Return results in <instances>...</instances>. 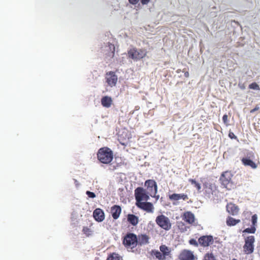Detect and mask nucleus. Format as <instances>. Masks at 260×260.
<instances>
[{
  "mask_svg": "<svg viewBox=\"0 0 260 260\" xmlns=\"http://www.w3.org/2000/svg\"><path fill=\"white\" fill-rule=\"evenodd\" d=\"M147 51L145 49H137L136 47L130 48L127 51V56L134 60H139L147 56Z\"/></svg>",
  "mask_w": 260,
  "mask_h": 260,
  "instance_id": "f03ea898",
  "label": "nucleus"
},
{
  "mask_svg": "<svg viewBox=\"0 0 260 260\" xmlns=\"http://www.w3.org/2000/svg\"><path fill=\"white\" fill-rule=\"evenodd\" d=\"M86 194L88 196L89 198H94L95 197V194L94 192H91L90 191H87L86 192Z\"/></svg>",
  "mask_w": 260,
  "mask_h": 260,
  "instance_id": "f704fd0d",
  "label": "nucleus"
},
{
  "mask_svg": "<svg viewBox=\"0 0 260 260\" xmlns=\"http://www.w3.org/2000/svg\"><path fill=\"white\" fill-rule=\"evenodd\" d=\"M123 244L127 248L133 249L138 245V238L134 233H127L124 237Z\"/></svg>",
  "mask_w": 260,
  "mask_h": 260,
  "instance_id": "7ed1b4c3",
  "label": "nucleus"
},
{
  "mask_svg": "<svg viewBox=\"0 0 260 260\" xmlns=\"http://www.w3.org/2000/svg\"><path fill=\"white\" fill-rule=\"evenodd\" d=\"M82 232L87 237L91 236L92 233L91 230L87 226H84Z\"/></svg>",
  "mask_w": 260,
  "mask_h": 260,
  "instance_id": "bb28decb",
  "label": "nucleus"
},
{
  "mask_svg": "<svg viewBox=\"0 0 260 260\" xmlns=\"http://www.w3.org/2000/svg\"><path fill=\"white\" fill-rule=\"evenodd\" d=\"M254 241L255 239L253 236H250L245 238L243 246V251L245 254H250L253 252Z\"/></svg>",
  "mask_w": 260,
  "mask_h": 260,
  "instance_id": "423d86ee",
  "label": "nucleus"
},
{
  "mask_svg": "<svg viewBox=\"0 0 260 260\" xmlns=\"http://www.w3.org/2000/svg\"><path fill=\"white\" fill-rule=\"evenodd\" d=\"M127 221L133 225H136L139 222L138 217L134 215L129 214L127 215Z\"/></svg>",
  "mask_w": 260,
  "mask_h": 260,
  "instance_id": "412c9836",
  "label": "nucleus"
},
{
  "mask_svg": "<svg viewBox=\"0 0 260 260\" xmlns=\"http://www.w3.org/2000/svg\"><path fill=\"white\" fill-rule=\"evenodd\" d=\"M160 252L164 254L165 257L170 254V251L169 248L165 245H161L159 247Z\"/></svg>",
  "mask_w": 260,
  "mask_h": 260,
  "instance_id": "b1692460",
  "label": "nucleus"
},
{
  "mask_svg": "<svg viewBox=\"0 0 260 260\" xmlns=\"http://www.w3.org/2000/svg\"><path fill=\"white\" fill-rule=\"evenodd\" d=\"M177 73H179V72H180V71L178 70V71H177Z\"/></svg>",
  "mask_w": 260,
  "mask_h": 260,
  "instance_id": "79ce46f5",
  "label": "nucleus"
},
{
  "mask_svg": "<svg viewBox=\"0 0 260 260\" xmlns=\"http://www.w3.org/2000/svg\"><path fill=\"white\" fill-rule=\"evenodd\" d=\"M179 258L180 260H194V256L191 251L184 250L180 254Z\"/></svg>",
  "mask_w": 260,
  "mask_h": 260,
  "instance_id": "ddd939ff",
  "label": "nucleus"
},
{
  "mask_svg": "<svg viewBox=\"0 0 260 260\" xmlns=\"http://www.w3.org/2000/svg\"><path fill=\"white\" fill-rule=\"evenodd\" d=\"M136 206L140 209L146 211L148 213H152L154 207L153 204L147 201L136 203Z\"/></svg>",
  "mask_w": 260,
  "mask_h": 260,
  "instance_id": "f8f14e48",
  "label": "nucleus"
},
{
  "mask_svg": "<svg viewBox=\"0 0 260 260\" xmlns=\"http://www.w3.org/2000/svg\"><path fill=\"white\" fill-rule=\"evenodd\" d=\"M189 242L191 245H193L195 246H198V242L195 239H191L189 240Z\"/></svg>",
  "mask_w": 260,
  "mask_h": 260,
  "instance_id": "c9c22d12",
  "label": "nucleus"
},
{
  "mask_svg": "<svg viewBox=\"0 0 260 260\" xmlns=\"http://www.w3.org/2000/svg\"><path fill=\"white\" fill-rule=\"evenodd\" d=\"M226 211L228 213L232 215H236L239 212V208L235 204L230 203L226 205Z\"/></svg>",
  "mask_w": 260,
  "mask_h": 260,
  "instance_id": "2eb2a0df",
  "label": "nucleus"
},
{
  "mask_svg": "<svg viewBox=\"0 0 260 260\" xmlns=\"http://www.w3.org/2000/svg\"><path fill=\"white\" fill-rule=\"evenodd\" d=\"M233 175L231 171H226L223 172L220 176V180L221 184L226 188L232 182Z\"/></svg>",
  "mask_w": 260,
  "mask_h": 260,
  "instance_id": "1a4fd4ad",
  "label": "nucleus"
},
{
  "mask_svg": "<svg viewBox=\"0 0 260 260\" xmlns=\"http://www.w3.org/2000/svg\"><path fill=\"white\" fill-rule=\"evenodd\" d=\"M204 260H216V259L212 253H208L205 254Z\"/></svg>",
  "mask_w": 260,
  "mask_h": 260,
  "instance_id": "c756f323",
  "label": "nucleus"
},
{
  "mask_svg": "<svg viewBox=\"0 0 260 260\" xmlns=\"http://www.w3.org/2000/svg\"><path fill=\"white\" fill-rule=\"evenodd\" d=\"M249 88L250 89H254L259 90L260 88L259 85L256 82H253L251 84H249Z\"/></svg>",
  "mask_w": 260,
  "mask_h": 260,
  "instance_id": "7c9ffc66",
  "label": "nucleus"
},
{
  "mask_svg": "<svg viewBox=\"0 0 260 260\" xmlns=\"http://www.w3.org/2000/svg\"><path fill=\"white\" fill-rule=\"evenodd\" d=\"M106 81L109 86L113 87L116 85L118 78L115 73L110 71L106 74Z\"/></svg>",
  "mask_w": 260,
  "mask_h": 260,
  "instance_id": "9d476101",
  "label": "nucleus"
},
{
  "mask_svg": "<svg viewBox=\"0 0 260 260\" xmlns=\"http://www.w3.org/2000/svg\"><path fill=\"white\" fill-rule=\"evenodd\" d=\"M151 0H141L142 5H147Z\"/></svg>",
  "mask_w": 260,
  "mask_h": 260,
  "instance_id": "ea45409f",
  "label": "nucleus"
},
{
  "mask_svg": "<svg viewBox=\"0 0 260 260\" xmlns=\"http://www.w3.org/2000/svg\"><path fill=\"white\" fill-rule=\"evenodd\" d=\"M93 216L94 219L98 222H102L105 219V214L103 210L96 208L93 212Z\"/></svg>",
  "mask_w": 260,
  "mask_h": 260,
  "instance_id": "4468645a",
  "label": "nucleus"
},
{
  "mask_svg": "<svg viewBox=\"0 0 260 260\" xmlns=\"http://www.w3.org/2000/svg\"><path fill=\"white\" fill-rule=\"evenodd\" d=\"M229 137L232 139H237V136L234 134V133L230 132L229 134Z\"/></svg>",
  "mask_w": 260,
  "mask_h": 260,
  "instance_id": "e433bc0d",
  "label": "nucleus"
},
{
  "mask_svg": "<svg viewBox=\"0 0 260 260\" xmlns=\"http://www.w3.org/2000/svg\"><path fill=\"white\" fill-rule=\"evenodd\" d=\"M101 104L103 107L109 108L112 104V98L108 96H103L101 99Z\"/></svg>",
  "mask_w": 260,
  "mask_h": 260,
  "instance_id": "aec40b11",
  "label": "nucleus"
},
{
  "mask_svg": "<svg viewBox=\"0 0 260 260\" xmlns=\"http://www.w3.org/2000/svg\"><path fill=\"white\" fill-rule=\"evenodd\" d=\"M254 157V153L252 152H249L247 154L246 157H243L241 159V161H242V164L245 166H248L253 169H255L257 168V166L252 160V159Z\"/></svg>",
  "mask_w": 260,
  "mask_h": 260,
  "instance_id": "6e6552de",
  "label": "nucleus"
},
{
  "mask_svg": "<svg viewBox=\"0 0 260 260\" xmlns=\"http://www.w3.org/2000/svg\"><path fill=\"white\" fill-rule=\"evenodd\" d=\"M199 244L203 247L209 246L214 242V239L212 236H203L198 239Z\"/></svg>",
  "mask_w": 260,
  "mask_h": 260,
  "instance_id": "9b49d317",
  "label": "nucleus"
},
{
  "mask_svg": "<svg viewBox=\"0 0 260 260\" xmlns=\"http://www.w3.org/2000/svg\"><path fill=\"white\" fill-rule=\"evenodd\" d=\"M108 47L110 52L108 53V55L111 58H113L115 55V47L114 44L109 43Z\"/></svg>",
  "mask_w": 260,
  "mask_h": 260,
  "instance_id": "5701e85b",
  "label": "nucleus"
},
{
  "mask_svg": "<svg viewBox=\"0 0 260 260\" xmlns=\"http://www.w3.org/2000/svg\"><path fill=\"white\" fill-rule=\"evenodd\" d=\"M188 181L191 184L194 185V187L199 191H200L201 186L199 182H197L194 179H189Z\"/></svg>",
  "mask_w": 260,
  "mask_h": 260,
  "instance_id": "a878e982",
  "label": "nucleus"
},
{
  "mask_svg": "<svg viewBox=\"0 0 260 260\" xmlns=\"http://www.w3.org/2000/svg\"><path fill=\"white\" fill-rule=\"evenodd\" d=\"M128 1L132 5H136L138 3L139 0H128Z\"/></svg>",
  "mask_w": 260,
  "mask_h": 260,
  "instance_id": "58836bf2",
  "label": "nucleus"
},
{
  "mask_svg": "<svg viewBox=\"0 0 260 260\" xmlns=\"http://www.w3.org/2000/svg\"><path fill=\"white\" fill-rule=\"evenodd\" d=\"M257 220V216L256 214H254L251 217V222H252V226H254L255 227L256 225Z\"/></svg>",
  "mask_w": 260,
  "mask_h": 260,
  "instance_id": "473e14b6",
  "label": "nucleus"
},
{
  "mask_svg": "<svg viewBox=\"0 0 260 260\" xmlns=\"http://www.w3.org/2000/svg\"><path fill=\"white\" fill-rule=\"evenodd\" d=\"M222 120L224 124L226 126L229 125V120H228V116L226 114H224L222 117Z\"/></svg>",
  "mask_w": 260,
  "mask_h": 260,
  "instance_id": "72a5a7b5",
  "label": "nucleus"
},
{
  "mask_svg": "<svg viewBox=\"0 0 260 260\" xmlns=\"http://www.w3.org/2000/svg\"><path fill=\"white\" fill-rule=\"evenodd\" d=\"M137 238L138 245L142 246L149 243V237L145 234L139 235Z\"/></svg>",
  "mask_w": 260,
  "mask_h": 260,
  "instance_id": "6ab92c4d",
  "label": "nucleus"
},
{
  "mask_svg": "<svg viewBox=\"0 0 260 260\" xmlns=\"http://www.w3.org/2000/svg\"><path fill=\"white\" fill-rule=\"evenodd\" d=\"M145 186L146 187V191L152 197H155L157 192L156 182L154 180H147L145 182Z\"/></svg>",
  "mask_w": 260,
  "mask_h": 260,
  "instance_id": "0eeeda50",
  "label": "nucleus"
},
{
  "mask_svg": "<svg viewBox=\"0 0 260 260\" xmlns=\"http://www.w3.org/2000/svg\"><path fill=\"white\" fill-rule=\"evenodd\" d=\"M183 72L184 73V76L185 77L188 78L189 77V74L188 72H187V71L185 72L184 70H183Z\"/></svg>",
  "mask_w": 260,
  "mask_h": 260,
  "instance_id": "a19ab883",
  "label": "nucleus"
},
{
  "mask_svg": "<svg viewBox=\"0 0 260 260\" xmlns=\"http://www.w3.org/2000/svg\"><path fill=\"white\" fill-rule=\"evenodd\" d=\"M177 226L181 232H183L186 230L184 223L181 221L177 223Z\"/></svg>",
  "mask_w": 260,
  "mask_h": 260,
  "instance_id": "2f4dec72",
  "label": "nucleus"
},
{
  "mask_svg": "<svg viewBox=\"0 0 260 260\" xmlns=\"http://www.w3.org/2000/svg\"><path fill=\"white\" fill-rule=\"evenodd\" d=\"M259 109V107H258V105H256L254 108H253V109H251L250 111V112L251 113H253L255 111H257Z\"/></svg>",
  "mask_w": 260,
  "mask_h": 260,
  "instance_id": "4c0bfd02",
  "label": "nucleus"
},
{
  "mask_svg": "<svg viewBox=\"0 0 260 260\" xmlns=\"http://www.w3.org/2000/svg\"><path fill=\"white\" fill-rule=\"evenodd\" d=\"M182 219L189 224H192L194 222V216L190 211L185 212L182 216Z\"/></svg>",
  "mask_w": 260,
  "mask_h": 260,
  "instance_id": "dca6fc26",
  "label": "nucleus"
},
{
  "mask_svg": "<svg viewBox=\"0 0 260 260\" xmlns=\"http://www.w3.org/2000/svg\"><path fill=\"white\" fill-rule=\"evenodd\" d=\"M149 193L143 187H138L135 190V197L136 203H139L143 201H147L149 199Z\"/></svg>",
  "mask_w": 260,
  "mask_h": 260,
  "instance_id": "20e7f679",
  "label": "nucleus"
},
{
  "mask_svg": "<svg viewBox=\"0 0 260 260\" xmlns=\"http://www.w3.org/2000/svg\"><path fill=\"white\" fill-rule=\"evenodd\" d=\"M240 219H236L232 217L229 216L226 218V222L228 226H234L240 222Z\"/></svg>",
  "mask_w": 260,
  "mask_h": 260,
  "instance_id": "4be33fe9",
  "label": "nucleus"
},
{
  "mask_svg": "<svg viewBox=\"0 0 260 260\" xmlns=\"http://www.w3.org/2000/svg\"><path fill=\"white\" fill-rule=\"evenodd\" d=\"M120 256L116 253L110 254L107 258V260H121Z\"/></svg>",
  "mask_w": 260,
  "mask_h": 260,
  "instance_id": "393cba45",
  "label": "nucleus"
},
{
  "mask_svg": "<svg viewBox=\"0 0 260 260\" xmlns=\"http://www.w3.org/2000/svg\"><path fill=\"white\" fill-rule=\"evenodd\" d=\"M97 158L101 163L109 164L113 159V151L107 147L101 148L97 152Z\"/></svg>",
  "mask_w": 260,
  "mask_h": 260,
  "instance_id": "f257e3e1",
  "label": "nucleus"
},
{
  "mask_svg": "<svg viewBox=\"0 0 260 260\" xmlns=\"http://www.w3.org/2000/svg\"><path fill=\"white\" fill-rule=\"evenodd\" d=\"M256 228L254 226H251V228H246L243 231L244 233L254 234L255 232Z\"/></svg>",
  "mask_w": 260,
  "mask_h": 260,
  "instance_id": "c85d7f7f",
  "label": "nucleus"
},
{
  "mask_svg": "<svg viewBox=\"0 0 260 260\" xmlns=\"http://www.w3.org/2000/svg\"><path fill=\"white\" fill-rule=\"evenodd\" d=\"M155 222L160 228L166 231H169L171 229L172 224L169 218L164 215L157 216Z\"/></svg>",
  "mask_w": 260,
  "mask_h": 260,
  "instance_id": "39448f33",
  "label": "nucleus"
},
{
  "mask_svg": "<svg viewBox=\"0 0 260 260\" xmlns=\"http://www.w3.org/2000/svg\"><path fill=\"white\" fill-rule=\"evenodd\" d=\"M121 212V208L118 205H114L111 208V213L112 216L114 219L119 218Z\"/></svg>",
  "mask_w": 260,
  "mask_h": 260,
  "instance_id": "a211bd4d",
  "label": "nucleus"
},
{
  "mask_svg": "<svg viewBox=\"0 0 260 260\" xmlns=\"http://www.w3.org/2000/svg\"><path fill=\"white\" fill-rule=\"evenodd\" d=\"M154 255L159 260H165L166 259L165 256L160 251H156L154 253Z\"/></svg>",
  "mask_w": 260,
  "mask_h": 260,
  "instance_id": "cd10ccee",
  "label": "nucleus"
},
{
  "mask_svg": "<svg viewBox=\"0 0 260 260\" xmlns=\"http://www.w3.org/2000/svg\"><path fill=\"white\" fill-rule=\"evenodd\" d=\"M169 198L171 201H178L182 199L186 201L188 199V196L185 193H173L169 195Z\"/></svg>",
  "mask_w": 260,
  "mask_h": 260,
  "instance_id": "f3484780",
  "label": "nucleus"
}]
</instances>
